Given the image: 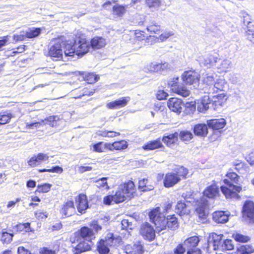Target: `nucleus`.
Listing matches in <instances>:
<instances>
[{"instance_id": "53", "label": "nucleus", "mask_w": 254, "mask_h": 254, "mask_svg": "<svg viewBox=\"0 0 254 254\" xmlns=\"http://www.w3.org/2000/svg\"><path fill=\"white\" fill-rule=\"evenodd\" d=\"M12 118L11 114L0 115V125L5 124L9 122Z\"/></svg>"}, {"instance_id": "23", "label": "nucleus", "mask_w": 254, "mask_h": 254, "mask_svg": "<svg viewBox=\"0 0 254 254\" xmlns=\"http://www.w3.org/2000/svg\"><path fill=\"white\" fill-rule=\"evenodd\" d=\"M168 64L166 63L159 64L157 63H151L144 67V70L146 72H158L163 70L167 68Z\"/></svg>"}, {"instance_id": "4", "label": "nucleus", "mask_w": 254, "mask_h": 254, "mask_svg": "<svg viewBox=\"0 0 254 254\" xmlns=\"http://www.w3.org/2000/svg\"><path fill=\"white\" fill-rule=\"evenodd\" d=\"M226 177L223 180L226 186L221 187V191L227 198H237L238 193L242 190V188L234 184L239 183V176L236 173L229 172L226 174Z\"/></svg>"}, {"instance_id": "49", "label": "nucleus", "mask_w": 254, "mask_h": 254, "mask_svg": "<svg viewBox=\"0 0 254 254\" xmlns=\"http://www.w3.org/2000/svg\"><path fill=\"white\" fill-rule=\"evenodd\" d=\"M13 236V235L12 234L8 233L6 232H3L1 240L4 244H9L11 242Z\"/></svg>"}, {"instance_id": "35", "label": "nucleus", "mask_w": 254, "mask_h": 254, "mask_svg": "<svg viewBox=\"0 0 254 254\" xmlns=\"http://www.w3.org/2000/svg\"><path fill=\"white\" fill-rule=\"evenodd\" d=\"M80 233L82 239H88L91 241V237L94 235V232L91 228L88 227H83L80 229Z\"/></svg>"}, {"instance_id": "36", "label": "nucleus", "mask_w": 254, "mask_h": 254, "mask_svg": "<svg viewBox=\"0 0 254 254\" xmlns=\"http://www.w3.org/2000/svg\"><path fill=\"white\" fill-rule=\"evenodd\" d=\"M232 63L228 59L222 60L219 64L216 65V67L220 72H226L231 66Z\"/></svg>"}, {"instance_id": "21", "label": "nucleus", "mask_w": 254, "mask_h": 254, "mask_svg": "<svg viewBox=\"0 0 254 254\" xmlns=\"http://www.w3.org/2000/svg\"><path fill=\"white\" fill-rule=\"evenodd\" d=\"M78 202L77 210L80 213H84L85 210L88 208L86 195L84 194H80L76 200Z\"/></svg>"}, {"instance_id": "40", "label": "nucleus", "mask_w": 254, "mask_h": 254, "mask_svg": "<svg viewBox=\"0 0 254 254\" xmlns=\"http://www.w3.org/2000/svg\"><path fill=\"white\" fill-rule=\"evenodd\" d=\"M254 248L250 245H242L237 249V254H250L254 252Z\"/></svg>"}, {"instance_id": "48", "label": "nucleus", "mask_w": 254, "mask_h": 254, "mask_svg": "<svg viewBox=\"0 0 254 254\" xmlns=\"http://www.w3.org/2000/svg\"><path fill=\"white\" fill-rule=\"evenodd\" d=\"M234 245L231 240H225L223 241V245L221 246V251L232 250L234 249Z\"/></svg>"}, {"instance_id": "26", "label": "nucleus", "mask_w": 254, "mask_h": 254, "mask_svg": "<svg viewBox=\"0 0 254 254\" xmlns=\"http://www.w3.org/2000/svg\"><path fill=\"white\" fill-rule=\"evenodd\" d=\"M106 44V40L102 37H95L90 42V45L94 49H99L104 47Z\"/></svg>"}, {"instance_id": "56", "label": "nucleus", "mask_w": 254, "mask_h": 254, "mask_svg": "<svg viewBox=\"0 0 254 254\" xmlns=\"http://www.w3.org/2000/svg\"><path fill=\"white\" fill-rule=\"evenodd\" d=\"M182 197L188 203H191V200L193 198V193L191 191H187L183 193Z\"/></svg>"}, {"instance_id": "20", "label": "nucleus", "mask_w": 254, "mask_h": 254, "mask_svg": "<svg viewBox=\"0 0 254 254\" xmlns=\"http://www.w3.org/2000/svg\"><path fill=\"white\" fill-rule=\"evenodd\" d=\"M208 206V202L207 199L203 197L197 202V207L196 208V212L200 217H203L206 214V210Z\"/></svg>"}, {"instance_id": "16", "label": "nucleus", "mask_w": 254, "mask_h": 254, "mask_svg": "<svg viewBox=\"0 0 254 254\" xmlns=\"http://www.w3.org/2000/svg\"><path fill=\"white\" fill-rule=\"evenodd\" d=\"M49 158L47 154L39 153L37 155L32 156L28 161V163L31 167H35L39 165L43 162L48 160Z\"/></svg>"}, {"instance_id": "14", "label": "nucleus", "mask_w": 254, "mask_h": 254, "mask_svg": "<svg viewBox=\"0 0 254 254\" xmlns=\"http://www.w3.org/2000/svg\"><path fill=\"white\" fill-rule=\"evenodd\" d=\"M180 181L179 177L173 172L167 173L163 180L164 185L166 188H170L175 186Z\"/></svg>"}, {"instance_id": "46", "label": "nucleus", "mask_w": 254, "mask_h": 254, "mask_svg": "<svg viewBox=\"0 0 254 254\" xmlns=\"http://www.w3.org/2000/svg\"><path fill=\"white\" fill-rule=\"evenodd\" d=\"M180 139L183 141H189L193 137V135L191 132L188 130H183L179 134Z\"/></svg>"}, {"instance_id": "37", "label": "nucleus", "mask_w": 254, "mask_h": 254, "mask_svg": "<svg viewBox=\"0 0 254 254\" xmlns=\"http://www.w3.org/2000/svg\"><path fill=\"white\" fill-rule=\"evenodd\" d=\"M146 29L150 34H157L160 31L161 26L155 21H151Z\"/></svg>"}, {"instance_id": "10", "label": "nucleus", "mask_w": 254, "mask_h": 254, "mask_svg": "<svg viewBox=\"0 0 254 254\" xmlns=\"http://www.w3.org/2000/svg\"><path fill=\"white\" fill-rule=\"evenodd\" d=\"M140 233L146 240L152 241L155 237V232L153 227L148 222L143 223L140 227Z\"/></svg>"}, {"instance_id": "64", "label": "nucleus", "mask_w": 254, "mask_h": 254, "mask_svg": "<svg viewBox=\"0 0 254 254\" xmlns=\"http://www.w3.org/2000/svg\"><path fill=\"white\" fill-rule=\"evenodd\" d=\"M246 36L249 41L254 43V30H249V32H246Z\"/></svg>"}, {"instance_id": "59", "label": "nucleus", "mask_w": 254, "mask_h": 254, "mask_svg": "<svg viewBox=\"0 0 254 254\" xmlns=\"http://www.w3.org/2000/svg\"><path fill=\"white\" fill-rule=\"evenodd\" d=\"M173 35H174V33L173 31H165L164 33H163L159 36V39L161 41H164L166 40L168 38H169L170 37L173 36Z\"/></svg>"}, {"instance_id": "22", "label": "nucleus", "mask_w": 254, "mask_h": 254, "mask_svg": "<svg viewBox=\"0 0 254 254\" xmlns=\"http://www.w3.org/2000/svg\"><path fill=\"white\" fill-rule=\"evenodd\" d=\"M226 121L223 118L207 121L208 127L214 130H218L223 128L226 126Z\"/></svg>"}, {"instance_id": "38", "label": "nucleus", "mask_w": 254, "mask_h": 254, "mask_svg": "<svg viewBox=\"0 0 254 254\" xmlns=\"http://www.w3.org/2000/svg\"><path fill=\"white\" fill-rule=\"evenodd\" d=\"M173 172L177 175L178 177H179V179H180L181 181L182 179L186 178V177L188 173V171L187 169L184 167L181 166L175 169Z\"/></svg>"}, {"instance_id": "55", "label": "nucleus", "mask_w": 254, "mask_h": 254, "mask_svg": "<svg viewBox=\"0 0 254 254\" xmlns=\"http://www.w3.org/2000/svg\"><path fill=\"white\" fill-rule=\"evenodd\" d=\"M93 151L95 152L101 153L104 151L105 149L104 144L102 142H99L93 145Z\"/></svg>"}, {"instance_id": "12", "label": "nucleus", "mask_w": 254, "mask_h": 254, "mask_svg": "<svg viewBox=\"0 0 254 254\" xmlns=\"http://www.w3.org/2000/svg\"><path fill=\"white\" fill-rule=\"evenodd\" d=\"M62 45L60 43H57L52 46L49 50V55L53 60L58 61L63 57Z\"/></svg>"}, {"instance_id": "62", "label": "nucleus", "mask_w": 254, "mask_h": 254, "mask_svg": "<svg viewBox=\"0 0 254 254\" xmlns=\"http://www.w3.org/2000/svg\"><path fill=\"white\" fill-rule=\"evenodd\" d=\"M121 225H122V229H127L128 228H129L130 229H131V226H132L131 223L129 222L128 220L127 219H124L121 222Z\"/></svg>"}, {"instance_id": "33", "label": "nucleus", "mask_w": 254, "mask_h": 254, "mask_svg": "<svg viewBox=\"0 0 254 254\" xmlns=\"http://www.w3.org/2000/svg\"><path fill=\"white\" fill-rule=\"evenodd\" d=\"M12 229L14 232H27L31 231L29 223L18 224L13 226Z\"/></svg>"}, {"instance_id": "47", "label": "nucleus", "mask_w": 254, "mask_h": 254, "mask_svg": "<svg viewBox=\"0 0 254 254\" xmlns=\"http://www.w3.org/2000/svg\"><path fill=\"white\" fill-rule=\"evenodd\" d=\"M113 145L115 150H123L127 148L128 144L126 141L122 140L113 142Z\"/></svg>"}, {"instance_id": "1", "label": "nucleus", "mask_w": 254, "mask_h": 254, "mask_svg": "<svg viewBox=\"0 0 254 254\" xmlns=\"http://www.w3.org/2000/svg\"><path fill=\"white\" fill-rule=\"evenodd\" d=\"M149 215L150 221L155 224L156 228L160 231L164 230L167 228L174 230L179 226L177 218L175 215L168 216L167 218L165 217L160 213L159 207L152 210Z\"/></svg>"}, {"instance_id": "32", "label": "nucleus", "mask_w": 254, "mask_h": 254, "mask_svg": "<svg viewBox=\"0 0 254 254\" xmlns=\"http://www.w3.org/2000/svg\"><path fill=\"white\" fill-rule=\"evenodd\" d=\"M145 3L148 7L152 11L158 10L162 5L161 0H146Z\"/></svg>"}, {"instance_id": "8", "label": "nucleus", "mask_w": 254, "mask_h": 254, "mask_svg": "<svg viewBox=\"0 0 254 254\" xmlns=\"http://www.w3.org/2000/svg\"><path fill=\"white\" fill-rule=\"evenodd\" d=\"M222 234L217 235L213 233L209 235L207 239L208 248H212L214 250L221 251V246L223 245Z\"/></svg>"}, {"instance_id": "30", "label": "nucleus", "mask_w": 254, "mask_h": 254, "mask_svg": "<svg viewBox=\"0 0 254 254\" xmlns=\"http://www.w3.org/2000/svg\"><path fill=\"white\" fill-rule=\"evenodd\" d=\"M179 133L177 132L171 133L167 136H165L162 138V141L168 146L171 147L178 140Z\"/></svg>"}, {"instance_id": "2", "label": "nucleus", "mask_w": 254, "mask_h": 254, "mask_svg": "<svg viewBox=\"0 0 254 254\" xmlns=\"http://www.w3.org/2000/svg\"><path fill=\"white\" fill-rule=\"evenodd\" d=\"M134 184L132 181H129L126 184L120 186L118 190L114 195H109L104 198V203L110 205L113 202L119 203L124 201L127 198L133 196Z\"/></svg>"}, {"instance_id": "3", "label": "nucleus", "mask_w": 254, "mask_h": 254, "mask_svg": "<svg viewBox=\"0 0 254 254\" xmlns=\"http://www.w3.org/2000/svg\"><path fill=\"white\" fill-rule=\"evenodd\" d=\"M65 56L73 57L75 54L78 57H82L86 54L90 48L88 43L84 39H79L78 41H66L62 42Z\"/></svg>"}, {"instance_id": "63", "label": "nucleus", "mask_w": 254, "mask_h": 254, "mask_svg": "<svg viewBox=\"0 0 254 254\" xmlns=\"http://www.w3.org/2000/svg\"><path fill=\"white\" fill-rule=\"evenodd\" d=\"M167 96L168 94L163 90H159L156 94V97L159 100L166 99Z\"/></svg>"}, {"instance_id": "18", "label": "nucleus", "mask_w": 254, "mask_h": 254, "mask_svg": "<svg viewBox=\"0 0 254 254\" xmlns=\"http://www.w3.org/2000/svg\"><path fill=\"white\" fill-rule=\"evenodd\" d=\"M219 187L215 183L208 186L203 191V195L209 198H214L218 196Z\"/></svg>"}, {"instance_id": "58", "label": "nucleus", "mask_w": 254, "mask_h": 254, "mask_svg": "<svg viewBox=\"0 0 254 254\" xmlns=\"http://www.w3.org/2000/svg\"><path fill=\"white\" fill-rule=\"evenodd\" d=\"M107 178L104 177L101 179L98 180L96 183L97 184L96 186L98 187H106V189H109V187L107 185Z\"/></svg>"}, {"instance_id": "13", "label": "nucleus", "mask_w": 254, "mask_h": 254, "mask_svg": "<svg viewBox=\"0 0 254 254\" xmlns=\"http://www.w3.org/2000/svg\"><path fill=\"white\" fill-rule=\"evenodd\" d=\"M75 211L73 202L68 200L63 204L60 210V213L63 218H65L71 216Z\"/></svg>"}, {"instance_id": "24", "label": "nucleus", "mask_w": 254, "mask_h": 254, "mask_svg": "<svg viewBox=\"0 0 254 254\" xmlns=\"http://www.w3.org/2000/svg\"><path fill=\"white\" fill-rule=\"evenodd\" d=\"M176 212L180 216H183L188 215L190 213V210L188 205L183 202L182 200H180L176 206Z\"/></svg>"}, {"instance_id": "29", "label": "nucleus", "mask_w": 254, "mask_h": 254, "mask_svg": "<svg viewBox=\"0 0 254 254\" xmlns=\"http://www.w3.org/2000/svg\"><path fill=\"white\" fill-rule=\"evenodd\" d=\"M199 242V238L196 236H194L190 237L186 240L184 242V245L187 248V250H189V249H193L196 248V246Z\"/></svg>"}, {"instance_id": "57", "label": "nucleus", "mask_w": 254, "mask_h": 254, "mask_svg": "<svg viewBox=\"0 0 254 254\" xmlns=\"http://www.w3.org/2000/svg\"><path fill=\"white\" fill-rule=\"evenodd\" d=\"M234 165L235 166V169L239 172L245 170L244 168L245 166V163L241 161L238 160L234 162Z\"/></svg>"}, {"instance_id": "17", "label": "nucleus", "mask_w": 254, "mask_h": 254, "mask_svg": "<svg viewBox=\"0 0 254 254\" xmlns=\"http://www.w3.org/2000/svg\"><path fill=\"white\" fill-rule=\"evenodd\" d=\"M243 213L244 217L250 219H254V202L252 201H246L243 207Z\"/></svg>"}, {"instance_id": "50", "label": "nucleus", "mask_w": 254, "mask_h": 254, "mask_svg": "<svg viewBox=\"0 0 254 254\" xmlns=\"http://www.w3.org/2000/svg\"><path fill=\"white\" fill-rule=\"evenodd\" d=\"M99 77L98 75L94 74L93 73H89L85 76V79L89 84H92L98 80Z\"/></svg>"}, {"instance_id": "34", "label": "nucleus", "mask_w": 254, "mask_h": 254, "mask_svg": "<svg viewBox=\"0 0 254 254\" xmlns=\"http://www.w3.org/2000/svg\"><path fill=\"white\" fill-rule=\"evenodd\" d=\"M173 92L176 93L180 96L186 97L190 94V91L184 86H173Z\"/></svg>"}, {"instance_id": "41", "label": "nucleus", "mask_w": 254, "mask_h": 254, "mask_svg": "<svg viewBox=\"0 0 254 254\" xmlns=\"http://www.w3.org/2000/svg\"><path fill=\"white\" fill-rule=\"evenodd\" d=\"M41 32V29L40 28H33L25 32V36L28 38H35L39 36Z\"/></svg>"}, {"instance_id": "25", "label": "nucleus", "mask_w": 254, "mask_h": 254, "mask_svg": "<svg viewBox=\"0 0 254 254\" xmlns=\"http://www.w3.org/2000/svg\"><path fill=\"white\" fill-rule=\"evenodd\" d=\"M229 214L224 211H216L213 213V219L217 223H225L228 221Z\"/></svg>"}, {"instance_id": "28", "label": "nucleus", "mask_w": 254, "mask_h": 254, "mask_svg": "<svg viewBox=\"0 0 254 254\" xmlns=\"http://www.w3.org/2000/svg\"><path fill=\"white\" fill-rule=\"evenodd\" d=\"M227 85V83L224 79H217L212 86L211 89L209 92V94L211 93H214L215 92L219 91H224L225 86Z\"/></svg>"}, {"instance_id": "51", "label": "nucleus", "mask_w": 254, "mask_h": 254, "mask_svg": "<svg viewBox=\"0 0 254 254\" xmlns=\"http://www.w3.org/2000/svg\"><path fill=\"white\" fill-rule=\"evenodd\" d=\"M51 185L45 184L43 185H38L36 192L45 193L48 192L51 189Z\"/></svg>"}, {"instance_id": "39", "label": "nucleus", "mask_w": 254, "mask_h": 254, "mask_svg": "<svg viewBox=\"0 0 254 254\" xmlns=\"http://www.w3.org/2000/svg\"><path fill=\"white\" fill-rule=\"evenodd\" d=\"M148 180L147 179H143L139 181L138 188L142 191H146L152 190L154 187L151 185H147Z\"/></svg>"}, {"instance_id": "5", "label": "nucleus", "mask_w": 254, "mask_h": 254, "mask_svg": "<svg viewBox=\"0 0 254 254\" xmlns=\"http://www.w3.org/2000/svg\"><path fill=\"white\" fill-rule=\"evenodd\" d=\"M122 242V238L115 236L112 233H108L105 238L98 242L97 249L100 254H111L109 253V247H116Z\"/></svg>"}, {"instance_id": "43", "label": "nucleus", "mask_w": 254, "mask_h": 254, "mask_svg": "<svg viewBox=\"0 0 254 254\" xmlns=\"http://www.w3.org/2000/svg\"><path fill=\"white\" fill-rule=\"evenodd\" d=\"M232 237L237 242L240 243H246L250 240L249 237L238 233H234Z\"/></svg>"}, {"instance_id": "6", "label": "nucleus", "mask_w": 254, "mask_h": 254, "mask_svg": "<svg viewBox=\"0 0 254 254\" xmlns=\"http://www.w3.org/2000/svg\"><path fill=\"white\" fill-rule=\"evenodd\" d=\"M60 118L57 115L51 116L47 118L44 120H42L41 121L38 122H35L30 124L27 123L26 126L29 128H34V127L38 128L41 126L48 124L52 127H56L59 125L58 122L60 120Z\"/></svg>"}, {"instance_id": "15", "label": "nucleus", "mask_w": 254, "mask_h": 254, "mask_svg": "<svg viewBox=\"0 0 254 254\" xmlns=\"http://www.w3.org/2000/svg\"><path fill=\"white\" fill-rule=\"evenodd\" d=\"M168 107L173 112L180 113L184 104L182 101L177 98H170L167 103Z\"/></svg>"}, {"instance_id": "42", "label": "nucleus", "mask_w": 254, "mask_h": 254, "mask_svg": "<svg viewBox=\"0 0 254 254\" xmlns=\"http://www.w3.org/2000/svg\"><path fill=\"white\" fill-rule=\"evenodd\" d=\"M220 59L213 55H209L204 61V64L207 66H211L215 63H218Z\"/></svg>"}, {"instance_id": "19", "label": "nucleus", "mask_w": 254, "mask_h": 254, "mask_svg": "<svg viewBox=\"0 0 254 254\" xmlns=\"http://www.w3.org/2000/svg\"><path fill=\"white\" fill-rule=\"evenodd\" d=\"M130 98L129 97H123L108 103L107 107L110 109H119L126 106Z\"/></svg>"}, {"instance_id": "52", "label": "nucleus", "mask_w": 254, "mask_h": 254, "mask_svg": "<svg viewBox=\"0 0 254 254\" xmlns=\"http://www.w3.org/2000/svg\"><path fill=\"white\" fill-rule=\"evenodd\" d=\"M40 172H55L57 173H62L63 171V169L62 167L59 166H55L53 167L51 169H40L39 170Z\"/></svg>"}, {"instance_id": "54", "label": "nucleus", "mask_w": 254, "mask_h": 254, "mask_svg": "<svg viewBox=\"0 0 254 254\" xmlns=\"http://www.w3.org/2000/svg\"><path fill=\"white\" fill-rule=\"evenodd\" d=\"M240 16L243 18V22L245 25H250L252 23L251 21V16L246 12L244 11H241L240 13Z\"/></svg>"}, {"instance_id": "45", "label": "nucleus", "mask_w": 254, "mask_h": 254, "mask_svg": "<svg viewBox=\"0 0 254 254\" xmlns=\"http://www.w3.org/2000/svg\"><path fill=\"white\" fill-rule=\"evenodd\" d=\"M113 13L118 16H122L126 12V7L121 5H114L113 7Z\"/></svg>"}, {"instance_id": "31", "label": "nucleus", "mask_w": 254, "mask_h": 254, "mask_svg": "<svg viewBox=\"0 0 254 254\" xmlns=\"http://www.w3.org/2000/svg\"><path fill=\"white\" fill-rule=\"evenodd\" d=\"M162 146L160 139H157L148 142L142 146V148L146 150H151L161 147Z\"/></svg>"}, {"instance_id": "27", "label": "nucleus", "mask_w": 254, "mask_h": 254, "mask_svg": "<svg viewBox=\"0 0 254 254\" xmlns=\"http://www.w3.org/2000/svg\"><path fill=\"white\" fill-rule=\"evenodd\" d=\"M207 125L199 124L196 125L193 127V132L197 136H205L208 132Z\"/></svg>"}, {"instance_id": "9", "label": "nucleus", "mask_w": 254, "mask_h": 254, "mask_svg": "<svg viewBox=\"0 0 254 254\" xmlns=\"http://www.w3.org/2000/svg\"><path fill=\"white\" fill-rule=\"evenodd\" d=\"M182 78L186 84L193 85L194 88L198 87L199 76L196 72L192 70L186 71L182 74Z\"/></svg>"}, {"instance_id": "7", "label": "nucleus", "mask_w": 254, "mask_h": 254, "mask_svg": "<svg viewBox=\"0 0 254 254\" xmlns=\"http://www.w3.org/2000/svg\"><path fill=\"white\" fill-rule=\"evenodd\" d=\"M225 97L223 94H219L212 97L211 102H205L204 100L201 104L198 106L197 110L200 112L205 113L210 107V106L215 105L221 106L223 102L221 101Z\"/></svg>"}, {"instance_id": "60", "label": "nucleus", "mask_w": 254, "mask_h": 254, "mask_svg": "<svg viewBox=\"0 0 254 254\" xmlns=\"http://www.w3.org/2000/svg\"><path fill=\"white\" fill-rule=\"evenodd\" d=\"M134 251L130 253H134V254H142L144 250L143 247L140 245H134L133 248Z\"/></svg>"}, {"instance_id": "11", "label": "nucleus", "mask_w": 254, "mask_h": 254, "mask_svg": "<svg viewBox=\"0 0 254 254\" xmlns=\"http://www.w3.org/2000/svg\"><path fill=\"white\" fill-rule=\"evenodd\" d=\"M92 246V242L90 240L81 239L77 246L73 247L72 252L74 254H80L90 250Z\"/></svg>"}, {"instance_id": "61", "label": "nucleus", "mask_w": 254, "mask_h": 254, "mask_svg": "<svg viewBox=\"0 0 254 254\" xmlns=\"http://www.w3.org/2000/svg\"><path fill=\"white\" fill-rule=\"evenodd\" d=\"M35 215L36 217L39 220L46 219L48 217L46 212H43L41 210L35 212Z\"/></svg>"}, {"instance_id": "44", "label": "nucleus", "mask_w": 254, "mask_h": 254, "mask_svg": "<svg viewBox=\"0 0 254 254\" xmlns=\"http://www.w3.org/2000/svg\"><path fill=\"white\" fill-rule=\"evenodd\" d=\"M216 77V75H215L214 77V76L212 74H206V76L203 78L204 83L210 86L209 91L211 90L212 86H213L215 81V77Z\"/></svg>"}]
</instances>
